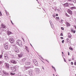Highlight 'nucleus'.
Listing matches in <instances>:
<instances>
[{
  "label": "nucleus",
  "instance_id": "obj_1",
  "mask_svg": "<svg viewBox=\"0 0 76 76\" xmlns=\"http://www.w3.org/2000/svg\"><path fill=\"white\" fill-rule=\"evenodd\" d=\"M16 43L19 46L21 47L22 46V42L20 39H18L17 40Z\"/></svg>",
  "mask_w": 76,
  "mask_h": 76
},
{
  "label": "nucleus",
  "instance_id": "obj_2",
  "mask_svg": "<svg viewBox=\"0 0 76 76\" xmlns=\"http://www.w3.org/2000/svg\"><path fill=\"white\" fill-rule=\"evenodd\" d=\"M27 73L28 74H29L31 76H33V75H34L33 71L32 69H30L29 71H28Z\"/></svg>",
  "mask_w": 76,
  "mask_h": 76
},
{
  "label": "nucleus",
  "instance_id": "obj_3",
  "mask_svg": "<svg viewBox=\"0 0 76 76\" xmlns=\"http://www.w3.org/2000/svg\"><path fill=\"white\" fill-rule=\"evenodd\" d=\"M9 41L11 44H13V42H14V39H13V38L12 36H11L10 37Z\"/></svg>",
  "mask_w": 76,
  "mask_h": 76
},
{
  "label": "nucleus",
  "instance_id": "obj_4",
  "mask_svg": "<svg viewBox=\"0 0 76 76\" xmlns=\"http://www.w3.org/2000/svg\"><path fill=\"white\" fill-rule=\"evenodd\" d=\"M1 28H2L3 29H6L7 28V26H6L3 23H1Z\"/></svg>",
  "mask_w": 76,
  "mask_h": 76
},
{
  "label": "nucleus",
  "instance_id": "obj_5",
  "mask_svg": "<svg viewBox=\"0 0 76 76\" xmlns=\"http://www.w3.org/2000/svg\"><path fill=\"white\" fill-rule=\"evenodd\" d=\"M11 69L12 70V72H16V67L14 66L11 67Z\"/></svg>",
  "mask_w": 76,
  "mask_h": 76
},
{
  "label": "nucleus",
  "instance_id": "obj_6",
  "mask_svg": "<svg viewBox=\"0 0 76 76\" xmlns=\"http://www.w3.org/2000/svg\"><path fill=\"white\" fill-rule=\"evenodd\" d=\"M33 62L34 63V64L36 66H38V62L35 59H34L33 60Z\"/></svg>",
  "mask_w": 76,
  "mask_h": 76
},
{
  "label": "nucleus",
  "instance_id": "obj_7",
  "mask_svg": "<svg viewBox=\"0 0 76 76\" xmlns=\"http://www.w3.org/2000/svg\"><path fill=\"white\" fill-rule=\"evenodd\" d=\"M4 47L5 50H7L8 49V44L5 43L4 45Z\"/></svg>",
  "mask_w": 76,
  "mask_h": 76
},
{
  "label": "nucleus",
  "instance_id": "obj_8",
  "mask_svg": "<svg viewBox=\"0 0 76 76\" xmlns=\"http://www.w3.org/2000/svg\"><path fill=\"white\" fill-rule=\"evenodd\" d=\"M27 59H28V58H23L21 61L23 62H24L25 61H27Z\"/></svg>",
  "mask_w": 76,
  "mask_h": 76
},
{
  "label": "nucleus",
  "instance_id": "obj_9",
  "mask_svg": "<svg viewBox=\"0 0 76 76\" xmlns=\"http://www.w3.org/2000/svg\"><path fill=\"white\" fill-rule=\"evenodd\" d=\"M4 58L5 60H7L9 59V57H8V56H7V55H5L4 56Z\"/></svg>",
  "mask_w": 76,
  "mask_h": 76
},
{
  "label": "nucleus",
  "instance_id": "obj_10",
  "mask_svg": "<svg viewBox=\"0 0 76 76\" xmlns=\"http://www.w3.org/2000/svg\"><path fill=\"white\" fill-rule=\"evenodd\" d=\"M10 62L13 64H16V63H17V62L14 60H11Z\"/></svg>",
  "mask_w": 76,
  "mask_h": 76
},
{
  "label": "nucleus",
  "instance_id": "obj_11",
  "mask_svg": "<svg viewBox=\"0 0 76 76\" xmlns=\"http://www.w3.org/2000/svg\"><path fill=\"white\" fill-rule=\"evenodd\" d=\"M68 12L69 14H70V15H72V11L70 10V9H69L68 10Z\"/></svg>",
  "mask_w": 76,
  "mask_h": 76
},
{
  "label": "nucleus",
  "instance_id": "obj_12",
  "mask_svg": "<svg viewBox=\"0 0 76 76\" xmlns=\"http://www.w3.org/2000/svg\"><path fill=\"white\" fill-rule=\"evenodd\" d=\"M5 64L6 67L7 69H9V66L8 63H5Z\"/></svg>",
  "mask_w": 76,
  "mask_h": 76
},
{
  "label": "nucleus",
  "instance_id": "obj_13",
  "mask_svg": "<svg viewBox=\"0 0 76 76\" xmlns=\"http://www.w3.org/2000/svg\"><path fill=\"white\" fill-rule=\"evenodd\" d=\"M25 64L26 66H29L31 64V62H25Z\"/></svg>",
  "mask_w": 76,
  "mask_h": 76
},
{
  "label": "nucleus",
  "instance_id": "obj_14",
  "mask_svg": "<svg viewBox=\"0 0 76 76\" xmlns=\"http://www.w3.org/2000/svg\"><path fill=\"white\" fill-rule=\"evenodd\" d=\"M7 34L8 35H11V34H12V32H10V31H7Z\"/></svg>",
  "mask_w": 76,
  "mask_h": 76
},
{
  "label": "nucleus",
  "instance_id": "obj_15",
  "mask_svg": "<svg viewBox=\"0 0 76 76\" xmlns=\"http://www.w3.org/2000/svg\"><path fill=\"white\" fill-rule=\"evenodd\" d=\"M23 54L21 53L20 54H19L18 55V56L19 57V58H21V57H22V56H23Z\"/></svg>",
  "mask_w": 76,
  "mask_h": 76
},
{
  "label": "nucleus",
  "instance_id": "obj_16",
  "mask_svg": "<svg viewBox=\"0 0 76 76\" xmlns=\"http://www.w3.org/2000/svg\"><path fill=\"white\" fill-rule=\"evenodd\" d=\"M14 50L15 52H18V48L17 47H15L14 48Z\"/></svg>",
  "mask_w": 76,
  "mask_h": 76
},
{
  "label": "nucleus",
  "instance_id": "obj_17",
  "mask_svg": "<svg viewBox=\"0 0 76 76\" xmlns=\"http://www.w3.org/2000/svg\"><path fill=\"white\" fill-rule=\"evenodd\" d=\"M64 6H65L66 7H68L69 6V4L68 3H66L64 4Z\"/></svg>",
  "mask_w": 76,
  "mask_h": 76
},
{
  "label": "nucleus",
  "instance_id": "obj_18",
  "mask_svg": "<svg viewBox=\"0 0 76 76\" xmlns=\"http://www.w3.org/2000/svg\"><path fill=\"white\" fill-rule=\"evenodd\" d=\"M36 72L37 73H39V69L36 68Z\"/></svg>",
  "mask_w": 76,
  "mask_h": 76
},
{
  "label": "nucleus",
  "instance_id": "obj_19",
  "mask_svg": "<svg viewBox=\"0 0 76 76\" xmlns=\"http://www.w3.org/2000/svg\"><path fill=\"white\" fill-rule=\"evenodd\" d=\"M70 9H71V10H74V9H76V8L75 7H71L70 8Z\"/></svg>",
  "mask_w": 76,
  "mask_h": 76
},
{
  "label": "nucleus",
  "instance_id": "obj_20",
  "mask_svg": "<svg viewBox=\"0 0 76 76\" xmlns=\"http://www.w3.org/2000/svg\"><path fill=\"white\" fill-rule=\"evenodd\" d=\"M71 32H72L74 34H75V33L76 31L75 30L74 31V30L72 29V30H71Z\"/></svg>",
  "mask_w": 76,
  "mask_h": 76
},
{
  "label": "nucleus",
  "instance_id": "obj_21",
  "mask_svg": "<svg viewBox=\"0 0 76 76\" xmlns=\"http://www.w3.org/2000/svg\"><path fill=\"white\" fill-rule=\"evenodd\" d=\"M66 25H67V26H70V24H69V23L66 22Z\"/></svg>",
  "mask_w": 76,
  "mask_h": 76
},
{
  "label": "nucleus",
  "instance_id": "obj_22",
  "mask_svg": "<svg viewBox=\"0 0 76 76\" xmlns=\"http://www.w3.org/2000/svg\"><path fill=\"white\" fill-rule=\"evenodd\" d=\"M72 36V35L70 34V33H68V37L69 38H71V37Z\"/></svg>",
  "mask_w": 76,
  "mask_h": 76
},
{
  "label": "nucleus",
  "instance_id": "obj_23",
  "mask_svg": "<svg viewBox=\"0 0 76 76\" xmlns=\"http://www.w3.org/2000/svg\"><path fill=\"white\" fill-rule=\"evenodd\" d=\"M25 49L26 51L28 52V53H29V50L28 49V48H25Z\"/></svg>",
  "mask_w": 76,
  "mask_h": 76
},
{
  "label": "nucleus",
  "instance_id": "obj_24",
  "mask_svg": "<svg viewBox=\"0 0 76 76\" xmlns=\"http://www.w3.org/2000/svg\"><path fill=\"white\" fill-rule=\"evenodd\" d=\"M51 21H50V23L51 25V26L52 28H53V24H51Z\"/></svg>",
  "mask_w": 76,
  "mask_h": 76
},
{
  "label": "nucleus",
  "instance_id": "obj_25",
  "mask_svg": "<svg viewBox=\"0 0 76 76\" xmlns=\"http://www.w3.org/2000/svg\"><path fill=\"white\" fill-rule=\"evenodd\" d=\"M3 57V54H1L0 55V58L1 59Z\"/></svg>",
  "mask_w": 76,
  "mask_h": 76
},
{
  "label": "nucleus",
  "instance_id": "obj_26",
  "mask_svg": "<svg viewBox=\"0 0 76 76\" xmlns=\"http://www.w3.org/2000/svg\"><path fill=\"white\" fill-rule=\"evenodd\" d=\"M69 4L70 6H74L73 4H72L69 3Z\"/></svg>",
  "mask_w": 76,
  "mask_h": 76
},
{
  "label": "nucleus",
  "instance_id": "obj_27",
  "mask_svg": "<svg viewBox=\"0 0 76 76\" xmlns=\"http://www.w3.org/2000/svg\"><path fill=\"white\" fill-rule=\"evenodd\" d=\"M10 75H16V74L15 73H13L12 72H11L10 73Z\"/></svg>",
  "mask_w": 76,
  "mask_h": 76
},
{
  "label": "nucleus",
  "instance_id": "obj_28",
  "mask_svg": "<svg viewBox=\"0 0 76 76\" xmlns=\"http://www.w3.org/2000/svg\"><path fill=\"white\" fill-rule=\"evenodd\" d=\"M30 68H33L34 67V66L33 65H31L30 66Z\"/></svg>",
  "mask_w": 76,
  "mask_h": 76
},
{
  "label": "nucleus",
  "instance_id": "obj_29",
  "mask_svg": "<svg viewBox=\"0 0 76 76\" xmlns=\"http://www.w3.org/2000/svg\"><path fill=\"white\" fill-rule=\"evenodd\" d=\"M3 73L4 74V75H7V73L6 72L3 71Z\"/></svg>",
  "mask_w": 76,
  "mask_h": 76
},
{
  "label": "nucleus",
  "instance_id": "obj_30",
  "mask_svg": "<svg viewBox=\"0 0 76 76\" xmlns=\"http://www.w3.org/2000/svg\"><path fill=\"white\" fill-rule=\"evenodd\" d=\"M72 2L74 3H76V0H72Z\"/></svg>",
  "mask_w": 76,
  "mask_h": 76
},
{
  "label": "nucleus",
  "instance_id": "obj_31",
  "mask_svg": "<svg viewBox=\"0 0 76 76\" xmlns=\"http://www.w3.org/2000/svg\"><path fill=\"white\" fill-rule=\"evenodd\" d=\"M60 18H59V17H56V20H58Z\"/></svg>",
  "mask_w": 76,
  "mask_h": 76
},
{
  "label": "nucleus",
  "instance_id": "obj_32",
  "mask_svg": "<svg viewBox=\"0 0 76 76\" xmlns=\"http://www.w3.org/2000/svg\"><path fill=\"white\" fill-rule=\"evenodd\" d=\"M68 2L72 3V0H68Z\"/></svg>",
  "mask_w": 76,
  "mask_h": 76
},
{
  "label": "nucleus",
  "instance_id": "obj_33",
  "mask_svg": "<svg viewBox=\"0 0 76 76\" xmlns=\"http://www.w3.org/2000/svg\"><path fill=\"white\" fill-rule=\"evenodd\" d=\"M69 50H73V48H69Z\"/></svg>",
  "mask_w": 76,
  "mask_h": 76
},
{
  "label": "nucleus",
  "instance_id": "obj_34",
  "mask_svg": "<svg viewBox=\"0 0 76 76\" xmlns=\"http://www.w3.org/2000/svg\"><path fill=\"white\" fill-rule=\"evenodd\" d=\"M54 10H55V11H56L57 10V7H55Z\"/></svg>",
  "mask_w": 76,
  "mask_h": 76
},
{
  "label": "nucleus",
  "instance_id": "obj_35",
  "mask_svg": "<svg viewBox=\"0 0 76 76\" xmlns=\"http://www.w3.org/2000/svg\"><path fill=\"white\" fill-rule=\"evenodd\" d=\"M66 16L67 17H69V15H68V14H67L66 13Z\"/></svg>",
  "mask_w": 76,
  "mask_h": 76
},
{
  "label": "nucleus",
  "instance_id": "obj_36",
  "mask_svg": "<svg viewBox=\"0 0 76 76\" xmlns=\"http://www.w3.org/2000/svg\"><path fill=\"white\" fill-rule=\"evenodd\" d=\"M4 50H1V52L2 54H3V52H4Z\"/></svg>",
  "mask_w": 76,
  "mask_h": 76
},
{
  "label": "nucleus",
  "instance_id": "obj_37",
  "mask_svg": "<svg viewBox=\"0 0 76 76\" xmlns=\"http://www.w3.org/2000/svg\"><path fill=\"white\" fill-rule=\"evenodd\" d=\"M0 16H2V14H1V11H0Z\"/></svg>",
  "mask_w": 76,
  "mask_h": 76
},
{
  "label": "nucleus",
  "instance_id": "obj_38",
  "mask_svg": "<svg viewBox=\"0 0 76 76\" xmlns=\"http://www.w3.org/2000/svg\"><path fill=\"white\" fill-rule=\"evenodd\" d=\"M3 63V62L2 61H0V64H1Z\"/></svg>",
  "mask_w": 76,
  "mask_h": 76
},
{
  "label": "nucleus",
  "instance_id": "obj_39",
  "mask_svg": "<svg viewBox=\"0 0 76 76\" xmlns=\"http://www.w3.org/2000/svg\"><path fill=\"white\" fill-rule=\"evenodd\" d=\"M53 18H55L56 17V16L54 15H53Z\"/></svg>",
  "mask_w": 76,
  "mask_h": 76
},
{
  "label": "nucleus",
  "instance_id": "obj_40",
  "mask_svg": "<svg viewBox=\"0 0 76 76\" xmlns=\"http://www.w3.org/2000/svg\"><path fill=\"white\" fill-rule=\"evenodd\" d=\"M64 40H62V43H64Z\"/></svg>",
  "mask_w": 76,
  "mask_h": 76
},
{
  "label": "nucleus",
  "instance_id": "obj_41",
  "mask_svg": "<svg viewBox=\"0 0 76 76\" xmlns=\"http://www.w3.org/2000/svg\"><path fill=\"white\" fill-rule=\"evenodd\" d=\"M71 65H73V63L72 62L71 63Z\"/></svg>",
  "mask_w": 76,
  "mask_h": 76
},
{
  "label": "nucleus",
  "instance_id": "obj_42",
  "mask_svg": "<svg viewBox=\"0 0 76 76\" xmlns=\"http://www.w3.org/2000/svg\"><path fill=\"white\" fill-rule=\"evenodd\" d=\"M61 29L62 30H64V28H63V27H61Z\"/></svg>",
  "mask_w": 76,
  "mask_h": 76
},
{
  "label": "nucleus",
  "instance_id": "obj_43",
  "mask_svg": "<svg viewBox=\"0 0 76 76\" xmlns=\"http://www.w3.org/2000/svg\"><path fill=\"white\" fill-rule=\"evenodd\" d=\"M61 22H63V21H64V20H61Z\"/></svg>",
  "mask_w": 76,
  "mask_h": 76
},
{
  "label": "nucleus",
  "instance_id": "obj_44",
  "mask_svg": "<svg viewBox=\"0 0 76 76\" xmlns=\"http://www.w3.org/2000/svg\"><path fill=\"white\" fill-rule=\"evenodd\" d=\"M64 60L65 62H66V59H65V58H64Z\"/></svg>",
  "mask_w": 76,
  "mask_h": 76
},
{
  "label": "nucleus",
  "instance_id": "obj_45",
  "mask_svg": "<svg viewBox=\"0 0 76 76\" xmlns=\"http://www.w3.org/2000/svg\"><path fill=\"white\" fill-rule=\"evenodd\" d=\"M52 69H55V67H53V66H52Z\"/></svg>",
  "mask_w": 76,
  "mask_h": 76
},
{
  "label": "nucleus",
  "instance_id": "obj_46",
  "mask_svg": "<svg viewBox=\"0 0 76 76\" xmlns=\"http://www.w3.org/2000/svg\"><path fill=\"white\" fill-rule=\"evenodd\" d=\"M61 36H63V33H61L60 34Z\"/></svg>",
  "mask_w": 76,
  "mask_h": 76
},
{
  "label": "nucleus",
  "instance_id": "obj_47",
  "mask_svg": "<svg viewBox=\"0 0 76 76\" xmlns=\"http://www.w3.org/2000/svg\"><path fill=\"white\" fill-rule=\"evenodd\" d=\"M40 57L42 59V60H44V58H42V56H41V57Z\"/></svg>",
  "mask_w": 76,
  "mask_h": 76
},
{
  "label": "nucleus",
  "instance_id": "obj_48",
  "mask_svg": "<svg viewBox=\"0 0 76 76\" xmlns=\"http://www.w3.org/2000/svg\"><path fill=\"white\" fill-rule=\"evenodd\" d=\"M74 65H76V62H75L74 63Z\"/></svg>",
  "mask_w": 76,
  "mask_h": 76
},
{
  "label": "nucleus",
  "instance_id": "obj_49",
  "mask_svg": "<svg viewBox=\"0 0 76 76\" xmlns=\"http://www.w3.org/2000/svg\"><path fill=\"white\" fill-rule=\"evenodd\" d=\"M57 10H58V12H60V10L59 9H57Z\"/></svg>",
  "mask_w": 76,
  "mask_h": 76
},
{
  "label": "nucleus",
  "instance_id": "obj_50",
  "mask_svg": "<svg viewBox=\"0 0 76 76\" xmlns=\"http://www.w3.org/2000/svg\"><path fill=\"white\" fill-rule=\"evenodd\" d=\"M68 55L69 56V55H70V53H69V52H68Z\"/></svg>",
  "mask_w": 76,
  "mask_h": 76
},
{
  "label": "nucleus",
  "instance_id": "obj_51",
  "mask_svg": "<svg viewBox=\"0 0 76 76\" xmlns=\"http://www.w3.org/2000/svg\"><path fill=\"white\" fill-rule=\"evenodd\" d=\"M11 23H12V25H13V22H12V21H11Z\"/></svg>",
  "mask_w": 76,
  "mask_h": 76
},
{
  "label": "nucleus",
  "instance_id": "obj_52",
  "mask_svg": "<svg viewBox=\"0 0 76 76\" xmlns=\"http://www.w3.org/2000/svg\"><path fill=\"white\" fill-rule=\"evenodd\" d=\"M61 39H63V37H61Z\"/></svg>",
  "mask_w": 76,
  "mask_h": 76
},
{
  "label": "nucleus",
  "instance_id": "obj_53",
  "mask_svg": "<svg viewBox=\"0 0 76 76\" xmlns=\"http://www.w3.org/2000/svg\"><path fill=\"white\" fill-rule=\"evenodd\" d=\"M5 11L7 15V11L5 10Z\"/></svg>",
  "mask_w": 76,
  "mask_h": 76
},
{
  "label": "nucleus",
  "instance_id": "obj_54",
  "mask_svg": "<svg viewBox=\"0 0 76 76\" xmlns=\"http://www.w3.org/2000/svg\"><path fill=\"white\" fill-rule=\"evenodd\" d=\"M1 72V69H0V73Z\"/></svg>",
  "mask_w": 76,
  "mask_h": 76
},
{
  "label": "nucleus",
  "instance_id": "obj_55",
  "mask_svg": "<svg viewBox=\"0 0 76 76\" xmlns=\"http://www.w3.org/2000/svg\"><path fill=\"white\" fill-rule=\"evenodd\" d=\"M58 14H56V16H58Z\"/></svg>",
  "mask_w": 76,
  "mask_h": 76
},
{
  "label": "nucleus",
  "instance_id": "obj_56",
  "mask_svg": "<svg viewBox=\"0 0 76 76\" xmlns=\"http://www.w3.org/2000/svg\"><path fill=\"white\" fill-rule=\"evenodd\" d=\"M74 58H72V60H74Z\"/></svg>",
  "mask_w": 76,
  "mask_h": 76
},
{
  "label": "nucleus",
  "instance_id": "obj_57",
  "mask_svg": "<svg viewBox=\"0 0 76 76\" xmlns=\"http://www.w3.org/2000/svg\"><path fill=\"white\" fill-rule=\"evenodd\" d=\"M42 69H43V70H44V67H42Z\"/></svg>",
  "mask_w": 76,
  "mask_h": 76
},
{
  "label": "nucleus",
  "instance_id": "obj_58",
  "mask_svg": "<svg viewBox=\"0 0 76 76\" xmlns=\"http://www.w3.org/2000/svg\"><path fill=\"white\" fill-rule=\"evenodd\" d=\"M69 61H71V59H69Z\"/></svg>",
  "mask_w": 76,
  "mask_h": 76
},
{
  "label": "nucleus",
  "instance_id": "obj_59",
  "mask_svg": "<svg viewBox=\"0 0 76 76\" xmlns=\"http://www.w3.org/2000/svg\"><path fill=\"white\" fill-rule=\"evenodd\" d=\"M25 48H28V47L27 46H25Z\"/></svg>",
  "mask_w": 76,
  "mask_h": 76
},
{
  "label": "nucleus",
  "instance_id": "obj_60",
  "mask_svg": "<svg viewBox=\"0 0 76 76\" xmlns=\"http://www.w3.org/2000/svg\"><path fill=\"white\" fill-rule=\"evenodd\" d=\"M22 39L24 41H25V40H24V39L22 38Z\"/></svg>",
  "mask_w": 76,
  "mask_h": 76
},
{
  "label": "nucleus",
  "instance_id": "obj_61",
  "mask_svg": "<svg viewBox=\"0 0 76 76\" xmlns=\"http://www.w3.org/2000/svg\"><path fill=\"white\" fill-rule=\"evenodd\" d=\"M74 27H75V29H76V26H74Z\"/></svg>",
  "mask_w": 76,
  "mask_h": 76
},
{
  "label": "nucleus",
  "instance_id": "obj_62",
  "mask_svg": "<svg viewBox=\"0 0 76 76\" xmlns=\"http://www.w3.org/2000/svg\"><path fill=\"white\" fill-rule=\"evenodd\" d=\"M46 61H47V62H48V63H49V61H47V60H46Z\"/></svg>",
  "mask_w": 76,
  "mask_h": 76
},
{
  "label": "nucleus",
  "instance_id": "obj_63",
  "mask_svg": "<svg viewBox=\"0 0 76 76\" xmlns=\"http://www.w3.org/2000/svg\"><path fill=\"white\" fill-rule=\"evenodd\" d=\"M54 70H55V72H56V70L55 68L54 69Z\"/></svg>",
  "mask_w": 76,
  "mask_h": 76
},
{
  "label": "nucleus",
  "instance_id": "obj_64",
  "mask_svg": "<svg viewBox=\"0 0 76 76\" xmlns=\"http://www.w3.org/2000/svg\"><path fill=\"white\" fill-rule=\"evenodd\" d=\"M30 44L31 45L32 47H33V46H32V45L31 44Z\"/></svg>",
  "mask_w": 76,
  "mask_h": 76
}]
</instances>
